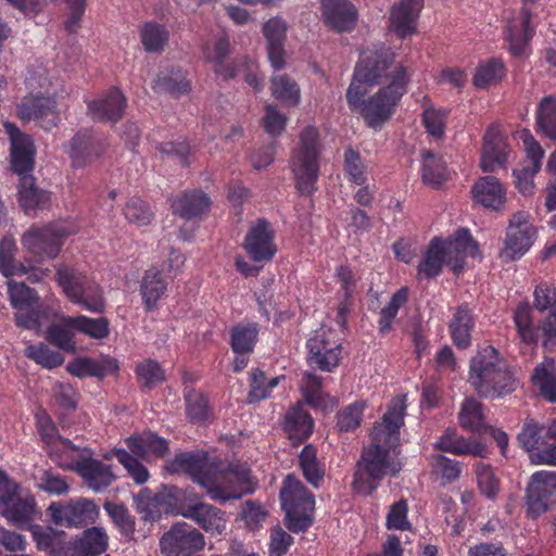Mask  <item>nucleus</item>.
<instances>
[{
    "label": "nucleus",
    "mask_w": 556,
    "mask_h": 556,
    "mask_svg": "<svg viewBox=\"0 0 556 556\" xmlns=\"http://www.w3.org/2000/svg\"><path fill=\"white\" fill-rule=\"evenodd\" d=\"M18 201L26 214L45 210L50 203L48 191L36 186L34 176H24L20 179Z\"/></svg>",
    "instance_id": "29"
},
{
    "label": "nucleus",
    "mask_w": 556,
    "mask_h": 556,
    "mask_svg": "<svg viewBox=\"0 0 556 556\" xmlns=\"http://www.w3.org/2000/svg\"><path fill=\"white\" fill-rule=\"evenodd\" d=\"M444 254L447 265L458 275L465 267L466 257L479 255L478 243L468 229L459 228L452 238L444 241Z\"/></svg>",
    "instance_id": "17"
},
{
    "label": "nucleus",
    "mask_w": 556,
    "mask_h": 556,
    "mask_svg": "<svg viewBox=\"0 0 556 556\" xmlns=\"http://www.w3.org/2000/svg\"><path fill=\"white\" fill-rule=\"evenodd\" d=\"M11 141V167L20 176H33L35 165V146L31 138L10 122L3 124Z\"/></svg>",
    "instance_id": "13"
},
{
    "label": "nucleus",
    "mask_w": 556,
    "mask_h": 556,
    "mask_svg": "<svg viewBox=\"0 0 556 556\" xmlns=\"http://www.w3.org/2000/svg\"><path fill=\"white\" fill-rule=\"evenodd\" d=\"M115 456L136 483L142 484L148 481L150 476L148 469L135 456L125 450H116Z\"/></svg>",
    "instance_id": "61"
},
{
    "label": "nucleus",
    "mask_w": 556,
    "mask_h": 556,
    "mask_svg": "<svg viewBox=\"0 0 556 556\" xmlns=\"http://www.w3.org/2000/svg\"><path fill=\"white\" fill-rule=\"evenodd\" d=\"M534 235L535 230L529 222L528 214L525 212L515 213L507 228L503 257L507 261H514L525 254L532 244Z\"/></svg>",
    "instance_id": "14"
},
{
    "label": "nucleus",
    "mask_w": 556,
    "mask_h": 556,
    "mask_svg": "<svg viewBox=\"0 0 556 556\" xmlns=\"http://www.w3.org/2000/svg\"><path fill=\"white\" fill-rule=\"evenodd\" d=\"M408 300V288L402 287L391 298L389 304L380 312L379 331L384 334L392 328V323L395 319L397 312L402 305Z\"/></svg>",
    "instance_id": "52"
},
{
    "label": "nucleus",
    "mask_w": 556,
    "mask_h": 556,
    "mask_svg": "<svg viewBox=\"0 0 556 556\" xmlns=\"http://www.w3.org/2000/svg\"><path fill=\"white\" fill-rule=\"evenodd\" d=\"M65 318H62L61 324L51 325L47 330V340L66 352H74L75 345L73 343V329L71 326L65 325Z\"/></svg>",
    "instance_id": "58"
},
{
    "label": "nucleus",
    "mask_w": 556,
    "mask_h": 556,
    "mask_svg": "<svg viewBox=\"0 0 556 556\" xmlns=\"http://www.w3.org/2000/svg\"><path fill=\"white\" fill-rule=\"evenodd\" d=\"M213 467V459L204 452H182L165 464L166 471L170 473H188L192 480L201 485L208 478Z\"/></svg>",
    "instance_id": "15"
},
{
    "label": "nucleus",
    "mask_w": 556,
    "mask_h": 556,
    "mask_svg": "<svg viewBox=\"0 0 556 556\" xmlns=\"http://www.w3.org/2000/svg\"><path fill=\"white\" fill-rule=\"evenodd\" d=\"M507 149L504 136L494 127H490L483 137L480 164L482 170L494 172L497 166H504L507 160Z\"/></svg>",
    "instance_id": "25"
},
{
    "label": "nucleus",
    "mask_w": 556,
    "mask_h": 556,
    "mask_svg": "<svg viewBox=\"0 0 556 556\" xmlns=\"http://www.w3.org/2000/svg\"><path fill=\"white\" fill-rule=\"evenodd\" d=\"M180 513L184 517L191 519L204 531L212 534L222 533L226 526L224 511L203 502L187 504L181 508Z\"/></svg>",
    "instance_id": "21"
},
{
    "label": "nucleus",
    "mask_w": 556,
    "mask_h": 556,
    "mask_svg": "<svg viewBox=\"0 0 556 556\" xmlns=\"http://www.w3.org/2000/svg\"><path fill=\"white\" fill-rule=\"evenodd\" d=\"M531 12L522 8L518 17H511L506 26V39L509 42V50L513 55L520 56L533 36V28L530 27Z\"/></svg>",
    "instance_id": "26"
},
{
    "label": "nucleus",
    "mask_w": 556,
    "mask_h": 556,
    "mask_svg": "<svg viewBox=\"0 0 556 556\" xmlns=\"http://www.w3.org/2000/svg\"><path fill=\"white\" fill-rule=\"evenodd\" d=\"M126 443L130 452L141 458H146L149 452L163 457L168 451L167 441L152 432L131 435L127 438Z\"/></svg>",
    "instance_id": "35"
},
{
    "label": "nucleus",
    "mask_w": 556,
    "mask_h": 556,
    "mask_svg": "<svg viewBox=\"0 0 556 556\" xmlns=\"http://www.w3.org/2000/svg\"><path fill=\"white\" fill-rule=\"evenodd\" d=\"M166 290V283L161 277V273L151 268L146 271V275L141 283V294L146 305L151 308L164 294Z\"/></svg>",
    "instance_id": "50"
},
{
    "label": "nucleus",
    "mask_w": 556,
    "mask_h": 556,
    "mask_svg": "<svg viewBox=\"0 0 556 556\" xmlns=\"http://www.w3.org/2000/svg\"><path fill=\"white\" fill-rule=\"evenodd\" d=\"M48 511L58 526L84 527L96 520L99 508L91 500L78 498L67 504L52 503Z\"/></svg>",
    "instance_id": "12"
},
{
    "label": "nucleus",
    "mask_w": 556,
    "mask_h": 556,
    "mask_svg": "<svg viewBox=\"0 0 556 556\" xmlns=\"http://www.w3.org/2000/svg\"><path fill=\"white\" fill-rule=\"evenodd\" d=\"M435 447L456 455H472L476 457H485L486 446L480 442L469 441L463 437H457L454 429H446Z\"/></svg>",
    "instance_id": "31"
},
{
    "label": "nucleus",
    "mask_w": 556,
    "mask_h": 556,
    "mask_svg": "<svg viewBox=\"0 0 556 556\" xmlns=\"http://www.w3.org/2000/svg\"><path fill=\"white\" fill-rule=\"evenodd\" d=\"M477 481L482 494L488 498H494L500 491V482L489 465L479 463L477 465Z\"/></svg>",
    "instance_id": "63"
},
{
    "label": "nucleus",
    "mask_w": 556,
    "mask_h": 556,
    "mask_svg": "<svg viewBox=\"0 0 556 556\" xmlns=\"http://www.w3.org/2000/svg\"><path fill=\"white\" fill-rule=\"evenodd\" d=\"M56 102L53 98L42 96L25 97L17 106V115L23 121L41 119L54 114Z\"/></svg>",
    "instance_id": "37"
},
{
    "label": "nucleus",
    "mask_w": 556,
    "mask_h": 556,
    "mask_svg": "<svg viewBox=\"0 0 556 556\" xmlns=\"http://www.w3.org/2000/svg\"><path fill=\"white\" fill-rule=\"evenodd\" d=\"M282 509L286 513V526L295 533L305 531L312 525L315 507L314 496L293 475H288L280 491Z\"/></svg>",
    "instance_id": "7"
},
{
    "label": "nucleus",
    "mask_w": 556,
    "mask_h": 556,
    "mask_svg": "<svg viewBox=\"0 0 556 556\" xmlns=\"http://www.w3.org/2000/svg\"><path fill=\"white\" fill-rule=\"evenodd\" d=\"M140 36L146 51L160 53L168 42L169 31L161 24L149 22L142 26Z\"/></svg>",
    "instance_id": "45"
},
{
    "label": "nucleus",
    "mask_w": 556,
    "mask_h": 556,
    "mask_svg": "<svg viewBox=\"0 0 556 556\" xmlns=\"http://www.w3.org/2000/svg\"><path fill=\"white\" fill-rule=\"evenodd\" d=\"M125 108L126 98L118 89L113 88L105 97L88 103V114L97 122L117 123L123 117Z\"/></svg>",
    "instance_id": "22"
},
{
    "label": "nucleus",
    "mask_w": 556,
    "mask_h": 556,
    "mask_svg": "<svg viewBox=\"0 0 556 556\" xmlns=\"http://www.w3.org/2000/svg\"><path fill=\"white\" fill-rule=\"evenodd\" d=\"M307 362L311 367L331 371L339 365L341 345L331 343L325 333L316 334L307 341Z\"/></svg>",
    "instance_id": "20"
},
{
    "label": "nucleus",
    "mask_w": 556,
    "mask_h": 556,
    "mask_svg": "<svg viewBox=\"0 0 556 556\" xmlns=\"http://www.w3.org/2000/svg\"><path fill=\"white\" fill-rule=\"evenodd\" d=\"M393 63L394 54L387 48L368 50L362 54L346 91L350 109H355L359 99L367 93L364 85H388L391 81L394 71L389 72V68Z\"/></svg>",
    "instance_id": "4"
},
{
    "label": "nucleus",
    "mask_w": 556,
    "mask_h": 556,
    "mask_svg": "<svg viewBox=\"0 0 556 556\" xmlns=\"http://www.w3.org/2000/svg\"><path fill=\"white\" fill-rule=\"evenodd\" d=\"M66 233L53 225L31 226L22 236V245L39 260L55 258L63 245Z\"/></svg>",
    "instance_id": "10"
},
{
    "label": "nucleus",
    "mask_w": 556,
    "mask_h": 556,
    "mask_svg": "<svg viewBox=\"0 0 556 556\" xmlns=\"http://www.w3.org/2000/svg\"><path fill=\"white\" fill-rule=\"evenodd\" d=\"M444 258H446L444 254V241L435 237L430 241L417 267L418 275L427 279L438 276L442 270Z\"/></svg>",
    "instance_id": "36"
},
{
    "label": "nucleus",
    "mask_w": 556,
    "mask_h": 556,
    "mask_svg": "<svg viewBox=\"0 0 556 556\" xmlns=\"http://www.w3.org/2000/svg\"><path fill=\"white\" fill-rule=\"evenodd\" d=\"M105 150L103 139L91 129L79 130L71 141L70 156L72 164L80 168L98 159Z\"/></svg>",
    "instance_id": "18"
},
{
    "label": "nucleus",
    "mask_w": 556,
    "mask_h": 556,
    "mask_svg": "<svg viewBox=\"0 0 556 556\" xmlns=\"http://www.w3.org/2000/svg\"><path fill=\"white\" fill-rule=\"evenodd\" d=\"M364 404L355 402L340 412L337 416V428L340 432L354 430L361 425Z\"/></svg>",
    "instance_id": "62"
},
{
    "label": "nucleus",
    "mask_w": 556,
    "mask_h": 556,
    "mask_svg": "<svg viewBox=\"0 0 556 556\" xmlns=\"http://www.w3.org/2000/svg\"><path fill=\"white\" fill-rule=\"evenodd\" d=\"M422 173L421 178L425 185L431 188H438L447 179L445 163L440 156L430 151H422Z\"/></svg>",
    "instance_id": "43"
},
{
    "label": "nucleus",
    "mask_w": 556,
    "mask_h": 556,
    "mask_svg": "<svg viewBox=\"0 0 556 556\" xmlns=\"http://www.w3.org/2000/svg\"><path fill=\"white\" fill-rule=\"evenodd\" d=\"M257 327H238L231 333V348L238 354H244L252 351L257 337Z\"/></svg>",
    "instance_id": "59"
},
{
    "label": "nucleus",
    "mask_w": 556,
    "mask_h": 556,
    "mask_svg": "<svg viewBox=\"0 0 556 556\" xmlns=\"http://www.w3.org/2000/svg\"><path fill=\"white\" fill-rule=\"evenodd\" d=\"M532 380L540 388L541 394L549 402H556V363L546 358L534 369Z\"/></svg>",
    "instance_id": "40"
},
{
    "label": "nucleus",
    "mask_w": 556,
    "mask_h": 556,
    "mask_svg": "<svg viewBox=\"0 0 556 556\" xmlns=\"http://www.w3.org/2000/svg\"><path fill=\"white\" fill-rule=\"evenodd\" d=\"M450 331L453 343L458 349H467L471 343V330L473 318L470 311L459 306L450 323Z\"/></svg>",
    "instance_id": "38"
},
{
    "label": "nucleus",
    "mask_w": 556,
    "mask_h": 556,
    "mask_svg": "<svg viewBox=\"0 0 556 556\" xmlns=\"http://www.w3.org/2000/svg\"><path fill=\"white\" fill-rule=\"evenodd\" d=\"M476 203L492 211H503L506 203V190L494 176H484L476 181L471 189Z\"/></svg>",
    "instance_id": "23"
},
{
    "label": "nucleus",
    "mask_w": 556,
    "mask_h": 556,
    "mask_svg": "<svg viewBox=\"0 0 556 556\" xmlns=\"http://www.w3.org/2000/svg\"><path fill=\"white\" fill-rule=\"evenodd\" d=\"M205 545L204 536L186 522L175 523L160 540V547L167 556H189Z\"/></svg>",
    "instance_id": "11"
},
{
    "label": "nucleus",
    "mask_w": 556,
    "mask_h": 556,
    "mask_svg": "<svg viewBox=\"0 0 556 556\" xmlns=\"http://www.w3.org/2000/svg\"><path fill=\"white\" fill-rule=\"evenodd\" d=\"M459 424L469 431L483 429L485 424L482 404L472 397L466 399L459 413Z\"/></svg>",
    "instance_id": "51"
},
{
    "label": "nucleus",
    "mask_w": 556,
    "mask_h": 556,
    "mask_svg": "<svg viewBox=\"0 0 556 556\" xmlns=\"http://www.w3.org/2000/svg\"><path fill=\"white\" fill-rule=\"evenodd\" d=\"M66 369L70 374L77 377H97L104 378L108 374L116 372L118 364L115 358L106 357L102 362H97L89 357H79L68 363Z\"/></svg>",
    "instance_id": "32"
},
{
    "label": "nucleus",
    "mask_w": 556,
    "mask_h": 556,
    "mask_svg": "<svg viewBox=\"0 0 556 556\" xmlns=\"http://www.w3.org/2000/svg\"><path fill=\"white\" fill-rule=\"evenodd\" d=\"M36 502L23 494L21 486L0 470V515L10 523L22 526L34 519Z\"/></svg>",
    "instance_id": "8"
},
{
    "label": "nucleus",
    "mask_w": 556,
    "mask_h": 556,
    "mask_svg": "<svg viewBox=\"0 0 556 556\" xmlns=\"http://www.w3.org/2000/svg\"><path fill=\"white\" fill-rule=\"evenodd\" d=\"M201 486L213 501L222 503L254 492L250 469L245 465L225 464L217 458L213 459L210 476L201 482Z\"/></svg>",
    "instance_id": "5"
},
{
    "label": "nucleus",
    "mask_w": 556,
    "mask_h": 556,
    "mask_svg": "<svg viewBox=\"0 0 556 556\" xmlns=\"http://www.w3.org/2000/svg\"><path fill=\"white\" fill-rule=\"evenodd\" d=\"M405 409V395L394 397L382 416V421L374 426L371 443L363 450L356 464L353 485L359 493L371 494L384 476H394L401 470L400 464L390 460V453L399 445Z\"/></svg>",
    "instance_id": "1"
},
{
    "label": "nucleus",
    "mask_w": 556,
    "mask_h": 556,
    "mask_svg": "<svg viewBox=\"0 0 556 556\" xmlns=\"http://www.w3.org/2000/svg\"><path fill=\"white\" fill-rule=\"evenodd\" d=\"M536 126L546 137L556 139V97H544L536 110Z\"/></svg>",
    "instance_id": "44"
},
{
    "label": "nucleus",
    "mask_w": 556,
    "mask_h": 556,
    "mask_svg": "<svg viewBox=\"0 0 556 556\" xmlns=\"http://www.w3.org/2000/svg\"><path fill=\"white\" fill-rule=\"evenodd\" d=\"M243 247L255 262H267L274 257L277 251L274 244V231L266 219L261 218L251 227Z\"/></svg>",
    "instance_id": "16"
},
{
    "label": "nucleus",
    "mask_w": 556,
    "mask_h": 556,
    "mask_svg": "<svg viewBox=\"0 0 556 556\" xmlns=\"http://www.w3.org/2000/svg\"><path fill=\"white\" fill-rule=\"evenodd\" d=\"M285 430L290 440L298 444L309 437L313 431V419L298 403L286 415Z\"/></svg>",
    "instance_id": "34"
},
{
    "label": "nucleus",
    "mask_w": 556,
    "mask_h": 556,
    "mask_svg": "<svg viewBox=\"0 0 556 556\" xmlns=\"http://www.w3.org/2000/svg\"><path fill=\"white\" fill-rule=\"evenodd\" d=\"M182 498V491L176 485H162L147 503V518L155 519L161 511L174 513Z\"/></svg>",
    "instance_id": "33"
},
{
    "label": "nucleus",
    "mask_w": 556,
    "mask_h": 556,
    "mask_svg": "<svg viewBox=\"0 0 556 556\" xmlns=\"http://www.w3.org/2000/svg\"><path fill=\"white\" fill-rule=\"evenodd\" d=\"M544 431V425L539 424L534 419H527L520 433L518 434V442L520 446L531 454L535 450H540L541 447L547 445Z\"/></svg>",
    "instance_id": "46"
},
{
    "label": "nucleus",
    "mask_w": 556,
    "mask_h": 556,
    "mask_svg": "<svg viewBox=\"0 0 556 556\" xmlns=\"http://www.w3.org/2000/svg\"><path fill=\"white\" fill-rule=\"evenodd\" d=\"M187 414L192 421L202 422L208 416L206 397L199 391L190 390L186 394Z\"/></svg>",
    "instance_id": "64"
},
{
    "label": "nucleus",
    "mask_w": 556,
    "mask_h": 556,
    "mask_svg": "<svg viewBox=\"0 0 556 556\" xmlns=\"http://www.w3.org/2000/svg\"><path fill=\"white\" fill-rule=\"evenodd\" d=\"M138 381L142 388L152 389L165 379L161 365L151 358L144 359L136 367Z\"/></svg>",
    "instance_id": "54"
},
{
    "label": "nucleus",
    "mask_w": 556,
    "mask_h": 556,
    "mask_svg": "<svg viewBox=\"0 0 556 556\" xmlns=\"http://www.w3.org/2000/svg\"><path fill=\"white\" fill-rule=\"evenodd\" d=\"M9 296L15 309H25L39 303L36 291L24 282L8 281Z\"/></svg>",
    "instance_id": "53"
},
{
    "label": "nucleus",
    "mask_w": 556,
    "mask_h": 556,
    "mask_svg": "<svg viewBox=\"0 0 556 556\" xmlns=\"http://www.w3.org/2000/svg\"><path fill=\"white\" fill-rule=\"evenodd\" d=\"M321 150L323 144L318 129L311 125L304 127L299 135V142L293 149L290 160L295 187L303 195H308L316 190Z\"/></svg>",
    "instance_id": "3"
},
{
    "label": "nucleus",
    "mask_w": 556,
    "mask_h": 556,
    "mask_svg": "<svg viewBox=\"0 0 556 556\" xmlns=\"http://www.w3.org/2000/svg\"><path fill=\"white\" fill-rule=\"evenodd\" d=\"M424 7V0H401L390 12L391 29L401 38L415 33V22Z\"/></svg>",
    "instance_id": "24"
},
{
    "label": "nucleus",
    "mask_w": 556,
    "mask_h": 556,
    "mask_svg": "<svg viewBox=\"0 0 556 556\" xmlns=\"http://www.w3.org/2000/svg\"><path fill=\"white\" fill-rule=\"evenodd\" d=\"M556 504V471L534 472L526 490L527 515L532 519L546 513Z\"/></svg>",
    "instance_id": "9"
},
{
    "label": "nucleus",
    "mask_w": 556,
    "mask_h": 556,
    "mask_svg": "<svg viewBox=\"0 0 556 556\" xmlns=\"http://www.w3.org/2000/svg\"><path fill=\"white\" fill-rule=\"evenodd\" d=\"M56 281L63 288V291L71 299H80L83 287L86 285L87 277L77 269L65 264H59L56 267Z\"/></svg>",
    "instance_id": "41"
},
{
    "label": "nucleus",
    "mask_w": 556,
    "mask_h": 556,
    "mask_svg": "<svg viewBox=\"0 0 556 556\" xmlns=\"http://www.w3.org/2000/svg\"><path fill=\"white\" fill-rule=\"evenodd\" d=\"M31 532L37 547L42 551H49L51 556H67L72 553V549H68V544L63 543L60 533L55 532L52 528L35 526Z\"/></svg>",
    "instance_id": "39"
},
{
    "label": "nucleus",
    "mask_w": 556,
    "mask_h": 556,
    "mask_svg": "<svg viewBox=\"0 0 556 556\" xmlns=\"http://www.w3.org/2000/svg\"><path fill=\"white\" fill-rule=\"evenodd\" d=\"M300 467L305 479L314 486H318L324 478V469L317 460V450L314 445L307 444L299 456Z\"/></svg>",
    "instance_id": "49"
},
{
    "label": "nucleus",
    "mask_w": 556,
    "mask_h": 556,
    "mask_svg": "<svg viewBox=\"0 0 556 556\" xmlns=\"http://www.w3.org/2000/svg\"><path fill=\"white\" fill-rule=\"evenodd\" d=\"M407 85L406 68L399 65L394 68L391 81L367 100L362 101L352 111H359L366 125L380 129L390 119L399 100L404 94Z\"/></svg>",
    "instance_id": "6"
},
{
    "label": "nucleus",
    "mask_w": 556,
    "mask_h": 556,
    "mask_svg": "<svg viewBox=\"0 0 556 556\" xmlns=\"http://www.w3.org/2000/svg\"><path fill=\"white\" fill-rule=\"evenodd\" d=\"M38 430L41 439L48 445L49 455L58 459L60 465H62L61 458L63 455H68L70 452L79 450L78 446L58 433L56 427L48 417L39 419Z\"/></svg>",
    "instance_id": "30"
},
{
    "label": "nucleus",
    "mask_w": 556,
    "mask_h": 556,
    "mask_svg": "<svg viewBox=\"0 0 556 556\" xmlns=\"http://www.w3.org/2000/svg\"><path fill=\"white\" fill-rule=\"evenodd\" d=\"M326 24L338 30L352 29L356 21V9L349 0H321Z\"/></svg>",
    "instance_id": "27"
},
{
    "label": "nucleus",
    "mask_w": 556,
    "mask_h": 556,
    "mask_svg": "<svg viewBox=\"0 0 556 556\" xmlns=\"http://www.w3.org/2000/svg\"><path fill=\"white\" fill-rule=\"evenodd\" d=\"M65 325L90 336L94 339H103L109 336V321L104 317L88 318L86 316L66 317Z\"/></svg>",
    "instance_id": "47"
},
{
    "label": "nucleus",
    "mask_w": 556,
    "mask_h": 556,
    "mask_svg": "<svg viewBox=\"0 0 556 556\" xmlns=\"http://www.w3.org/2000/svg\"><path fill=\"white\" fill-rule=\"evenodd\" d=\"M154 89L161 92L179 96L190 90V83L179 72L172 74H159L154 80Z\"/></svg>",
    "instance_id": "57"
},
{
    "label": "nucleus",
    "mask_w": 556,
    "mask_h": 556,
    "mask_svg": "<svg viewBox=\"0 0 556 556\" xmlns=\"http://www.w3.org/2000/svg\"><path fill=\"white\" fill-rule=\"evenodd\" d=\"M86 455L80 456L72 467L93 491L108 488L115 479L111 467L101 460L90 456V452L84 450Z\"/></svg>",
    "instance_id": "19"
},
{
    "label": "nucleus",
    "mask_w": 556,
    "mask_h": 556,
    "mask_svg": "<svg viewBox=\"0 0 556 556\" xmlns=\"http://www.w3.org/2000/svg\"><path fill=\"white\" fill-rule=\"evenodd\" d=\"M124 214L129 223L138 226L148 225L153 216L149 205L139 198H131L126 203Z\"/></svg>",
    "instance_id": "60"
},
{
    "label": "nucleus",
    "mask_w": 556,
    "mask_h": 556,
    "mask_svg": "<svg viewBox=\"0 0 556 556\" xmlns=\"http://www.w3.org/2000/svg\"><path fill=\"white\" fill-rule=\"evenodd\" d=\"M468 382L482 397L505 396L519 387V380L493 346L481 349L470 359Z\"/></svg>",
    "instance_id": "2"
},
{
    "label": "nucleus",
    "mask_w": 556,
    "mask_h": 556,
    "mask_svg": "<svg viewBox=\"0 0 556 556\" xmlns=\"http://www.w3.org/2000/svg\"><path fill=\"white\" fill-rule=\"evenodd\" d=\"M505 74L504 64L497 59H491L488 63L478 67L473 77V84L478 88H485L489 85L500 81Z\"/></svg>",
    "instance_id": "56"
},
{
    "label": "nucleus",
    "mask_w": 556,
    "mask_h": 556,
    "mask_svg": "<svg viewBox=\"0 0 556 556\" xmlns=\"http://www.w3.org/2000/svg\"><path fill=\"white\" fill-rule=\"evenodd\" d=\"M271 94L288 106H296L300 103V87L295 80L286 74L276 75L270 80Z\"/></svg>",
    "instance_id": "42"
},
{
    "label": "nucleus",
    "mask_w": 556,
    "mask_h": 556,
    "mask_svg": "<svg viewBox=\"0 0 556 556\" xmlns=\"http://www.w3.org/2000/svg\"><path fill=\"white\" fill-rule=\"evenodd\" d=\"M210 206V198L201 190L186 191L172 204L174 214L185 219L200 217L208 211Z\"/></svg>",
    "instance_id": "28"
},
{
    "label": "nucleus",
    "mask_w": 556,
    "mask_h": 556,
    "mask_svg": "<svg viewBox=\"0 0 556 556\" xmlns=\"http://www.w3.org/2000/svg\"><path fill=\"white\" fill-rule=\"evenodd\" d=\"M25 355L49 369L56 368L64 363V357L61 353L52 351L43 343L27 346Z\"/></svg>",
    "instance_id": "55"
},
{
    "label": "nucleus",
    "mask_w": 556,
    "mask_h": 556,
    "mask_svg": "<svg viewBox=\"0 0 556 556\" xmlns=\"http://www.w3.org/2000/svg\"><path fill=\"white\" fill-rule=\"evenodd\" d=\"M532 307L529 303H520L514 314V321L520 337L525 344H535L538 341V331L533 327V319L531 316Z\"/></svg>",
    "instance_id": "48"
}]
</instances>
